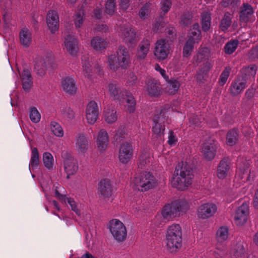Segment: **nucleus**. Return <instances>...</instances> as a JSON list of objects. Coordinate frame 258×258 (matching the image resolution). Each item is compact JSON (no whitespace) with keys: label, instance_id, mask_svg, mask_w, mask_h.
Returning <instances> with one entry per match:
<instances>
[{"label":"nucleus","instance_id":"obj_19","mask_svg":"<svg viewBox=\"0 0 258 258\" xmlns=\"http://www.w3.org/2000/svg\"><path fill=\"white\" fill-rule=\"evenodd\" d=\"M109 137L107 132L101 129L98 133L96 143L98 151L100 153L104 152L108 145Z\"/></svg>","mask_w":258,"mask_h":258},{"label":"nucleus","instance_id":"obj_2","mask_svg":"<svg viewBox=\"0 0 258 258\" xmlns=\"http://www.w3.org/2000/svg\"><path fill=\"white\" fill-rule=\"evenodd\" d=\"M166 248L170 252L178 251L182 246V228L178 224L169 225L165 234Z\"/></svg>","mask_w":258,"mask_h":258},{"label":"nucleus","instance_id":"obj_33","mask_svg":"<svg viewBox=\"0 0 258 258\" xmlns=\"http://www.w3.org/2000/svg\"><path fill=\"white\" fill-rule=\"evenodd\" d=\"M212 67L211 63L209 62L205 63L204 66L197 72L196 78L198 81L203 83L208 78L209 72Z\"/></svg>","mask_w":258,"mask_h":258},{"label":"nucleus","instance_id":"obj_31","mask_svg":"<svg viewBox=\"0 0 258 258\" xmlns=\"http://www.w3.org/2000/svg\"><path fill=\"white\" fill-rule=\"evenodd\" d=\"M201 26L203 32L210 30L211 25V15L209 11H205L201 14Z\"/></svg>","mask_w":258,"mask_h":258},{"label":"nucleus","instance_id":"obj_41","mask_svg":"<svg viewBox=\"0 0 258 258\" xmlns=\"http://www.w3.org/2000/svg\"><path fill=\"white\" fill-rule=\"evenodd\" d=\"M50 130L52 134L59 138L64 135V132L60 124L55 121H51L50 123Z\"/></svg>","mask_w":258,"mask_h":258},{"label":"nucleus","instance_id":"obj_24","mask_svg":"<svg viewBox=\"0 0 258 258\" xmlns=\"http://www.w3.org/2000/svg\"><path fill=\"white\" fill-rule=\"evenodd\" d=\"M103 116L105 121L108 124H112L117 120L116 110L112 106L104 108L103 112Z\"/></svg>","mask_w":258,"mask_h":258},{"label":"nucleus","instance_id":"obj_26","mask_svg":"<svg viewBox=\"0 0 258 258\" xmlns=\"http://www.w3.org/2000/svg\"><path fill=\"white\" fill-rule=\"evenodd\" d=\"M202 39L201 31L198 23L194 24L190 29L188 35V39L196 43H198Z\"/></svg>","mask_w":258,"mask_h":258},{"label":"nucleus","instance_id":"obj_51","mask_svg":"<svg viewBox=\"0 0 258 258\" xmlns=\"http://www.w3.org/2000/svg\"><path fill=\"white\" fill-rule=\"evenodd\" d=\"M115 0H107L105 4V12L110 16H112L116 10Z\"/></svg>","mask_w":258,"mask_h":258},{"label":"nucleus","instance_id":"obj_29","mask_svg":"<svg viewBox=\"0 0 258 258\" xmlns=\"http://www.w3.org/2000/svg\"><path fill=\"white\" fill-rule=\"evenodd\" d=\"M253 14L252 7L248 4H244L241 8L240 19L242 22H247L249 21Z\"/></svg>","mask_w":258,"mask_h":258},{"label":"nucleus","instance_id":"obj_55","mask_svg":"<svg viewBox=\"0 0 258 258\" xmlns=\"http://www.w3.org/2000/svg\"><path fill=\"white\" fill-rule=\"evenodd\" d=\"M150 3L145 4L139 12V16L142 19L146 18L150 13Z\"/></svg>","mask_w":258,"mask_h":258},{"label":"nucleus","instance_id":"obj_27","mask_svg":"<svg viewBox=\"0 0 258 258\" xmlns=\"http://www.w3.org/2000/svg\"><path fill=\"white\" fill-rule=\"evenodd\" d=\"M152 158V154L149 151L147 150L142 151L139 156L138 162V167L140 168L145 167L150 164Z\"/></svg>","mask_w":258,"mask_h":258},{"label":"nucleus","instance_id":"obj_12","mask_svg":"<svg viewBox=\"0 0 258 258\" xmlns=\"http://www.w3.org/2000/svg\"><path fill=\"white\" fill-rule=\"evenodd\" d=\"M217 207L212 203H206L201 205L197 209L199 218L205 219L213 216L217 212Z\"/></svg>","mask_w":258,"mask_h":258},{"label":"nucleus","instance_id":"obj_40","mask_svg":"<svg viewBox=\"0 0 258 258\" xmlns=\"http://www.w3.org/2000/svg\"><path fill=\"white\" fill-rule=\"evenodd\" d=\"M168 85L166 87V92L170 95L175 94L178 90L180 86V82L176 79L167 80Z\"/></svg>","mask_w":258,"mask_h":258},{"label":"nucleus","instance_id":"obj_61","mask_svg":"<svg viewBox=\"0 0 258 258\" xmlns=\"http://www.w3.org/2000/svg\"><path fill=\"white\" fill-rule=\"evenodd\" d=\"M161 10L164 13H167L171 6V2L170 0H163L161 3Z\"/></svg>","mask_w":258,"mask_h":258},{"label":"nucleus","instance_id":"obj_8","mask_svg":"<svg viewBox=\"0 0 258 258\" xmlns=\"http://www.w3.org/2000/svg\"><path fill=\"white\" fill-rule=\"evenodd\" d=\"M170 53L169 44L165 39H160L155 43L154 55L157 60L161 61L166 59Z\"/></svg>","mask_w":258,"mask_h":258},{"label":"nucleus","instance_id":"obj_22","mask_svg":"<svg viewBox=\"0 0 258 258\" xmlns=\"http://www.w3.org/2000/svg\"><path fill=\"white\" fill-rule=\"evenodd\" d=\"M112 186L108 179L101 180L99 183L98 192L104 198L110 197L112 194Z\"/></svg>","mask_w":258,"mask_h":258},{"label":"nucleus","instance_id":"obj_49","mask_svg":"<svg viewBox=\"0 0 258 258\" xmlns=\"http://www.w3.org/2000/svg\"><path fill=\"white\" fill-rule=\"evenodd\" d=\"M83 73L85 78L91 79L92 76V70L90 62L88 60H83Z\"/></svg>","mask_w":258,"mask_h":258},{"label":"nucleus","instance_id":"obj_30","mask_svg":"<svg viewBox=\"0 0 258 258\" xmlns=\"http://www.w3.org/2000/svg\"><path fill=\"white\" fill-rule=\"evenodd\" d=\"M246 81L243 79L240 80V78H238L232 83L230 88V93L233 95H236L240 94L246 87Z\"/></svg>","mask_w":258,"mask_h":258},{"label":"nucleus","instance_id":"obj_59","mask_svg":"<svg viewBox=\"0 0 258 258\" xmlns=\"http://www.w3.org/2000/svg\"><path fill=\"white\" fill-rule=\"evenodd\" d=\"M248 58L250 61H254L258 59V45L248 52Z\"/></svg>","mask_w":258,"mask_h":258},{"label":"nucleus","instance_id":"obj_50","mask_svg":"<svg viewBox=\"0 0 258 258\" xmlns=\"http://www.w3.org/2000/svg\"><path fill=\"white\" fill-rule=\"evenodd\" d=\"M195 43L191 41L190 40H187L183 48L182 55L183 57H187L190 55Z\"/></svg>","mask_w":258,"mask_h":258},{"label":"nucleus","instance_id":"obj_17","mask_svg":"<svg viewBox=\"0 0 258 258\" xmlns=\"http://www.w3.org/2000/svg\"><path fill=\"white\" fill-rule=\"evenodd\" d=\"M231 166L227 159H222L217 168L216 175L219 179H226L231 173Z\"/></svg>","mask_w":258,"mask_h":258},{"label":"nucleus","instance_id":"obj_56","mask_svg":"<svg viewBox=\"0 0 258 258\" xmlns=\"http://www.w3.org/2000/svg\"><path fill=\"white\" fill-rule=\"evenodd\" d=\"M192 18V15L190 12H188L185 13L181 17V19L180 21L181 25L185 26H188L191 23Z\"/></svg>","mask_w":258,"mask_h":258},{"label":"nucleus","instance_id":"obj_3","mask_svg":"<svg viewBox=\"0 0 258 258\" xmlns=\"http://www.w3.org/2000/svg\"><path fill=\"white\" fill-rule=\"evenodd\" d=\"M130 55L124 46H120L116 53L108 57L107 62L109 69L115 71L118 68L125 69L130 63Z\"/></svg>","mask_w":258,"mask_h":258},{"label":"nucleus","instance_id":"obj_58","mask_svg":"<svg viewBox=\"0 0 258 258\" xmlns=\"http://www.w3.org/2000/svg\"><path fill=\"white\" fill-rule=\"evenodd\" d=\"M65 203H68L70 206L72 210L74 211L77 214H79L80 213V211L77 208L76 203L74 200V199L70 198H64V201H63Z\"/></svg>","mask_w":258,"mask_h":258},{"label":"nucleus","instance_id":"obj_36","mask_svg":"<svg viewBox=\"0 0 258 258\" xmlns=\"http://www.w3.org/2000/svg\"><path fill=\"white\" fill-rule=\"evenodd\" d=\"M147 91L151 96H158L161 94L160 84L154 80L149 81L147 84Z\"/></svg>","mask_w":258,"mask_h":258},{"label":"nucleus","instance_id":"obj_18","mask_svg":"<svg viewBox=\"0 0 258 258\" xmlns=\"http://www.w3.org/2000/svg\"><path fill=\"white\" fill-rule=\"evenodd\" d=\"M59 17L55 10L48 11L46 16V23L52 33H55L59 28Z\"/></svg>","mask_w":258,"mask_h":258},{"label":"nucleus","instance_id":"obj_25","mask_svg":"<svg viewBox=\"0 0 258 258\" xmlns=\"http://www.w3.org/2000/svg\"><path fill=\"white\" fill-rule=\"evenodd\" d=\"M257 69L258 65L255 64H251L242 68L241 70L242 79L246 81L247 80L254 78Z\"/></svg>","mask_w":258,"mask_h":258},{"label":"nucleus","instance_id":"obj_9","mask_svg":"<svg viewBox=\"0 0 258 258\" xmlns=\"http://www.w3.org/2000/svg\"><path fill=\"white\" fill-rule=\"evenodd\" d=\"M219 144L217 141L209 139L204 142L202 146L201 151L204 158L208 161H211L215 157Z\"/></svg>","mask_w":258,"mask_h":258},{"label":"nucleus","instance_id":"obj_63","mask_svg":"<svg viewBox=\"0 0 258 258\" xmlns=\"http://www.w3.org/2000/svg\"><path fill=\"white\" fill-rule=\"evenodd\" d=\"M155 69L156 71L158 72L162 77L166 80H168V76L166 74V71L165 70L162 69L159 64L156 63L155 66Z\"/></svg>","mask_w":258,"mask_h":258},{"label":"nucleus","instance_id":"obj_14","mask_svg":"<svg viewBox=\"0 0 258 258\" xmlns=\"http://www.w3.org/2000/svg\"><path fill=\"white\" fill-rule=\"evenodd\" d=\"M52 59L51 55L37 57L34 64V69L37 74L40 76L44 75L47 64L50 63Z\"/></svg>","mask_w":258,"mask_h":258},{"label":"nucleus","instance_id":"obj_21","mask_svg":"<svg viewBox=\"0 0 258 258\" xmlns=\"http://www.w3.org/2000/svg\"><path fill=\"white\" fill-rule=\"evenodd\" d=\"M64 168L69 178L70 176L75 174L78 171V164L76 159L69 157L64 160Z\"/></svg>","mask_w":258,"mask_h":258},{"label":"nucleus","instance_id":"obj_47","mask_svg":"<svg viewBox=\"0 0 258 258\" xmlns=\"http://www.w3.org/2000/svg\"><path fill=\"white\" fill-rule=\"evenodd\" d=\"M238 41L232 40L227 42L224 47V51L226 54H231L236 49L238 45Z\"/></svg>","mask_w":258,"mask_h":258},{"label":"nucleus","instance_id":"obj_54","mask_svg":"<svg viewBox=\"0 0 258 258\" xmlns=\"http://www.w3.org/2000/svg\"><path fill=\"white\" fill-rule=\"evenodd\" d=\"M248 168L249 166L247 163L245 162L240 164L237 170V175L242 179L243 175L247 173Z\"/></svg>","mask_w":258,"mask_h":258},{"label":"nucleus","instance_id":"obj_48","mask_svg":"<svg viewBox=\"0 0 258 258\" xmlns=\"http://www.w3.org/2000/svg\"><path fill=\"white\" fill-rule=\"evenodd\" d=\"M233 258H245V250L243 245L239 243L237 244L233 250Z\"/></svg>","mask_w":258,"mask_h":258},{"label":"nucleus","instance_id":"obj_64","mask_svg":"<svg viewBox=\"0 0 258 258\" xmlns=\"http://www.w3.org/2000/svg\"><path fill=\"white\" fill-rule=\"evenodd\" d=\"M124 137V132L122 130L118 129L115 131L114 136V139L115 140L117 141L118 140H120V139L123 138Z\"/></svg>","mask_w":258,"mask_h":258},{"label":"nucleus","instance_id":"obj_16","mask_svg":"<svg viewBox=\"0 0 258 258\" xmlns=\"http://www.w3.org/2000/svg\"><path fill=\"white\" fill-rule=\"evenodd\" d=\"M248 213V204L246 203L242 204L236 211L234 216L235 224L237 225H242L245 223L247 220Z\"/></svg>","mask_w":258,"mask_h":258},{"label":"nucleus","instance_id":"obj_20","mask_svg":"<svg viewBox=\"0 0 258 258\" xmlns=\"http://www.w3.org/2000/svg\"><path fill=\"white\" fill-rule=\"evenodd\" d=\"M75 146L77 152L84 154L89 149V142L86 136L84 134H79L76 138Z\"/></svg>","mask_w":258,"mask_h":258},{"label":"nucleus","instance_id":"obj_7","mask_svg":"<svg viewBox=\"0 0 258 258\" xmlns=\"http://www.w3.org/2000/svg\"><path fill=\"white\" fill-rule=\"evenodd\" d=\"M167 120L165 116V110L160 109L156 111L154 118V125L152 131L154 136L156 138H161L164 134L165 131V121Z\"/></svg>","mask_w":258,"mask_h":258},{"label":"nucleus","instance_id":"obj_53","mask_svg":"<svg viewBox=\"0 0 258 258\" xmlns=\"http://www.w3.org/2000/svg\"><path fill=\"white\" fill-rule=\"evenodd\" d=\"M84 13L83 10H80L75 16V25L76 28H80L83 24Z\"/></svg>","mask_w":258,"mask_h":258},{"label":"nucleus","instance_id":"obj_35","mask_svg":"<svg viewBox=\"0 0 258 258\" xmlns=\"http://www.w3.org/2000/svg\"><path fill=\"white\" fill-rule=\"evenodd\" d=\"M22 79L23 88L27 91L32 86V81L30 71L28 69H24L20 74Z\"/></svg>","mask_w":258,"mask_h":258},{"label":"nucleus","instance_id":"obj_1","mask_svg":"<svg viewBox=\"0 0 258 258\" xmlns=\"http://www.w3.org/2000/svg\"><path fill=\"white\" fill-rule=\"evenodd\" d=\"M194 178L191 166L186 162L176 167L173 177L171 180V186L178 190L187 189L192 183Z\"/></svg>","mask_w":258,"mask_h":258},{"label":"nucleus","instance_id":"obj_43","mask_svg":"<svg viewBox=\"0 0 258 258\" xmlns=\"http://www.w3.org/2000/svg\"><path fill=\"white\" fill-rule=\"evenodd\" d=\"M39 157L38 151L36 147L31 148V158L29 162V167L31 168H35L39 165Z\"/></svg>","mask_w":258,"mask_h":258},{"label":"nucleus","instance_id":"obj_11","mask_svg":"<svg viewBox=\"0 0 258 258\" xmlns=\"http://www.w3.org/2000/svg\"><path fill=\"white\" fill-rule=\"evenodd\" d=\"M119 36L128 47H134L140 40L135 30L132 27L122 29Z\"/></svg>","mask_w":258,"mask_h":258},{"label":"nucleus","instance_id":"obj_57","mask_svg":"<svg viewBox=\"0 0 258 258\" xmlns=\"http://www.w3.org/2000/svg\"><path fill=\"white\" fill-rule=\"evenodd\" d=\"M230 72V68H226L222 73L219 81V83L221 86H223L226 83L229 76Z\"/></svg>","mask_w":258,"mask_h":258},{"label":"nucleus","instance_id":"obj_5","mask_svg":"<svg viewBox=\"0 0 258 258\" xmlns=\"http://www.w3.org/2000/svg\"><path fill=\"white\" fill-rule=\"evenodd\" d=\"M134 183L142 191H146L156 187L158 182L153 174L144 171L135 178Z\"/></svg>","mask_w":258,"mask_h":258},{"label":"nucleus","instance_id":"obj_13","mask_svg":"<svg viewBox=\"0 0 258 258\" xmlns=\"http://www.w3.org/2000/svg\"><path fill=\"white\" fill-rule=\"evenodd\" d=\"M99 112L97 104L94 101H91L88 104L85 116L87 122L93 124L98 118Z\"/></svg>","mask_w":258,"mask_h":258},{"label":"nucleus","instance_id":"obj_62","mask_svg":"<svg viewBox=\"0 0 258 258\" xmlns=\"http://www.w3.org/2000/svg\"><path fill=\"white\" fill-rule=\"evenodd\" d=\"M102 6L100 4L98 6H97L96 8L94 9L93 12V16L98 19L101 18L102 16Z\"/></svg>","mask_w":258,"mask_h":258},{"label":"nucleus","instance_id":"obj_38","mask_svg":"<svg viewBox=\"0 0 258 258\" xmlns=\"http://www.w3.org/2000/svg\"><path fill=\"white\" fill-rule=\"evenodd\" d=\"M125 95L126 97L125 108L128 112L133 113L136 109V100L133 95L127 91L125 92Z\"/></svg>","mask_w":258,"mask_h":258},{"label":"nucleus","instance_id":"obj_52","mask_svg":"<svg viewBox=\"0 0 258 258\" xmlns=\"http://www.w3.org/2000/svg\"><path fill=\"white\" fill-rule=\"evenodd\" d=\"M29 117L34 123H38L41 119V115L36 107H31L29 111Z\"/></svg>","mask_w":258,"mask_h":258},{"label":"nucleus","instance_id":"obj_46","mask_svg":"<svg viewBox=\"0 0 258 258\" xmlns=\"http://www.w3.org/2000/svg\"><path fill=\"white\" fill-rule=\"evenodd\" d=\"M60 114L62 118L65 119H72L75 117V113L73 110L68 106L60 107Z\"/></svg>","mask_w":258,"mask_h":258},{"label":"nucleus","instance_id":"obj_23","mask_svg":"<svg viewBox=\"0 0 258 258\" xmlns=\"http://www.w3.org/2000/svg\"><path fill=\"white\" fill-rule=\"evenodd\" d=\"M63 90L69 94H74L77 92V87L74 79L71 77L64 78L61 81Z\"/></svg>","mask_w":258,"mask_h":258},{"label":"nucleus","instance_id":"obj_15","mask_svg":"<svg viewBox=\"0 0 258 258\" xmlns=\"http://www.w3.org/2000/svg\"><path fill=\"white\" fill-rule=\"evenodd\" d=\"M78 40L73 35H68L64 37V46L69 52L72 56H76L79 51Z\"/></svg>","mask_w":258,"mask_h":258},{"label":"nucleus","instance_id":"obj_37","mask_svg":"<svg viewBox=\"0 0 258 258\" xmlns=\"http://www.w3.org/2000/svg\"><path fill=\"white\" fill-rule=\"evenodd\" d=\"M19 37L21 44L24 47H28L32 40V34L31 32L27 28H24L20 31Z\"/></svg>","mask_w":258,"mask_h":258},{"label":"nucleus","instance_id":"obj_6","mask_svg":"<svg viewBox=\"0 0 258 258\" xmlns=\"http://www.w3.org/2000/svg\"><path fill=\"white\" fill-rule=\"evenodd\" d=\"M114 239L118 242L124 241L127 237V230L124 224L119 219H113L109 221L107 225Z\"/></svg>","mask_w":258,"mask_h":258},{"label":"nucleus","instance_id":"obj_28","mask_svg":"<svg viewBox=\"0 0 258 258\" xmlns=\"http://www.w3.org/2000/svg\"><path fill=\"white\" fill-rule=\"evenodd\" d=\"M107 45L106 40L99 36L93 37L91 40V46L96 51H102L106 49Z\"/></svg>","mask_w":258,"mask_h":258},{"label":"nucleus","instance_id":"obj_42","mask_svg":"<svg viewBox=\"0 0 258 258\" xmlns=\"http://www.w3.org/2000/svg\"><path fill=\"white\" fill-rule=\"evenodd\" d=\"M42 160L45 168L48 170H52L54 166V158L52 155L48 152L43 154Z\"/></svg>","mask_w":258,"mask_h":258},{"label":"nucleus","instance_id":"obj_45","mask_svg":"<svg viewBox=\"0 0 258 258\" xmlns=\"http://www.w3.org/2000/svg\"><path fill=\"white\" fill-rule=\"evenodd\" d=\"M231 24V14L228 13H225L224 17L222 19L220 24V28L223 31H226Z\"/></svg>","mask_w":258,"mask_h":258},{"label":"nucleus","instance_id":"obj_4","mask_svg":"<svg viewBox=\"0 0 258 258\" xmlns=\"http://www.w3.org/2000/svg\"><path fill=\"white\" fill-rule=\"evenodd\" d=\"M189 207V203L185 200H175L166 204L162 208L161 214L165 219H172L185 213Z\"/></svg>","mask_w":258,"mask_h":258},{"label":"nucleus","instance_id":"obj_32","mask_svg":"<svg viewBox=\"0 0 258 258\" xmlns=\"http://www.w3.org/2000/svg\"><path fill=\"white\" fill-rule=\"evenodd\" d=\"M108 90L110 94L113 97L114 100L121 101L123 96L125 95V91L121 90L119 87L115 83H110L108 85Z\"/></svg>","mask_w":258,"mask_h":258},{"label":"nucleus","instance_id":"obj_60","mask_svg":"<svg viewBox=\"0 0 258 258\" xmlns=\"http://www.w3.org/2000/svg\"><path fill=\"white\" fill-rule=\"evenodd\" d=\"M168 143L170 146H173L176 144L177 143L178 139L176 136V135L172 131H170L168 133Z\"/></svg>","mask_w":258,"mask_h":258},{"label":"nucleus","instance_id":"obj_44","mask_svg":"<svg viewBox=\"0 0 258 258\" xmlns=\"http://www.w3.org/2000/svg\"><path fill=\"white\" fill-rule=\"evenodd\" d=\"M238 137V133L237 130L230 131L227 135L226 144L230 146H233L237 142Z\"/></svg>","mask_w":258,"mask_h":258},{"label":"nucleus","instance_id":"obj_10","mask_svg":"<svg viewBox=\"0 0 258 258\" xmlns=\"http://www.w3.org/2000/svg\"><path fill=\"white\" fill-rule=\"evenodd\" d=\"M134 148L132 144L128 142L122 143L118 149V158L123 164H127L132 159L134 155Z\"/></svg>","mask_w":258,"mask_h":258},{"label":"nucleus","instance_id":"obj_39","mask_svg":"<svg viewBox=\"0 0 258 258\" xmlns=\"http://www.w3.org/2000/svg\"><path fill=\"white\" fill-rule=\"evenodd\" d=\"M229 236L228 228L226 226H221L217 231L216 238L218 243H223L227 240Z\"/></svg>","mask_w":258,"mask_h":258},{"label":"nucleus","instance_id":"obj_34","mask_svg":"<svg viewBox=\"0 0 258 258\" xmlns=\"http://www.w3.org/2000/svg\"><path fill=\"white\" fill-rule=\"evenodd\" d=\"M150 47V42L146 39L141 41L137 50V56L139 59H144L149 52Z\"/></svg>","mask_w":258,"mask_h":258}]
</instances>
